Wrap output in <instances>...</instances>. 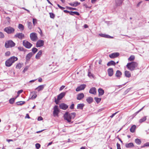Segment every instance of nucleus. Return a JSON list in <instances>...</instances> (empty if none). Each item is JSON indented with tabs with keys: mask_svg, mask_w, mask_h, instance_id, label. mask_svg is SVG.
Here are the masks:
<instances>
[{
	"mask_svg": "<svg viewBox=\"0 0 149 149\" xmlns=\"http://www.w3.org/2000/svg\"><path fill=\"white\" fill-rule=\"evenodd\" d=\"M37 95L36 94L33 95L30 98V99H35V98H36V97H37Z\"/></svg>",
	"mask_w": 149,
	"mask_h": 149,
	"instance_id": "8fccbe9b",
	"label": "nucleus"
},
{
	"mask_svg": "<svg viewBox=\"0 0 149 149\" xmlns=\"http://www.w3.org/2000/svg\"><path fill=\"white\" fill-rule=\"evenodd\" d=\"M84 95L83 93H80L78 94L77 95V98L78 100H81L84 98Z\"/></svg>",
	"mask_w": 149,
	"mask_h": 149,
	"instance_id": "6ab92c4d",
	"label": "nucleus"
},
{
	"mask_svg": "<svg viewBox=\"0 0 149 149\" xmlns=\"http://www.w3.org/2000/svg\"><path fill=\"white\" fill-rule=\"evenodd\" d=\"M25 103L24 101H19L16 102V104L18 105H22L24 104Z\"/></svg>",
	"mask_w": 149,
	"mask_h": 149,
	"instance_id": "e433bc0d",
	"label": "nucleus"
},
{
	"mask_svg": "<svg viewBox=\"0 0 149 149\" xmlns=\"http://www.w3.org/2000/svg\"><path fill=\"white\" fill-rule=\"evenodd\" d=\"M14 37L15 38H18L22 39L24 38V35L22 33H17L14 36Z\"/></svg>",
	"mask_w": 149,
	"mask_h": 149,
	"instance_id": "1a4fd4ad",
	"label": "nucleus"
},
{
	"mask_svg": "<svg viewBox=\"0 0 149 149\" xmlns=\"http://www.w3.org/2000/svg\"><path fill=\"white\" fill-rule=\"evenodd\" d=\"M29 66H26L24 68V70L23 71V72L24 73L25 71H26L28 69Z\"/></svg>",
	"mask_w": 149,
	"mask_h": 149,
	"instance_id": "c03bdc74",
	"label": "nucleus"
},
{
	"mask_svg": "<svg viewBox=\"0 0 149 149\" xmlns=\"http://www.w3.org/2000/svg\"><path fill=\"white\" fill-rule=\"evenodd\" d=\"M80 4L79 2H78L77 1H75L73 3V7H76L77 6L79 5Z\"/></svg>",
	"mask_w": 149,
	"mask_h": 149,
	"instance_id": "ea45409f",
	"label": "nucleus"
},
{
	"mask_svg": "<svg viewBox=\"0 0 149 149\" xmlns=\"http://www.w3.org/2000/svg\"><path fill=\"white\" fill-rule=\"evenodd\" d=\"M139 112V111H137L136 112H135V113H134L133 115V116L134 117Z\"/></svg>",
	"mask_w": 149,
	"mask_h": 149,
	"instance_id": "052dcab7",
	"label": "nucleus"
},
{
	"mask_svg": "<svg viewBox=\"0 0 149 149\" xmlns=\"http://www.w3.org/2000/svg\"><path fill=\"white\" fill-rule=\"evenodd\" d=\"M4 30L7 33L10 34L13 33L14 32L15 30L11 26H8L6 27L4 29Z\"/></svg>",
	"mask_w": 149,
	"mask_h": 149,
	"instance_id": "39448f33",
	"label": "nucleus"
},
{
	"mask_svg": "<svg viewBox=\"0 0 149 149\" xmlns=\"http://www.w3.org/2000/svg\"><path fill=\"white\" fill-rule=\"evenodd\" d=\"M4 37V35L3 33L1 32H0V38H3Z\"/></svg>",
	"mask_w": 149,
	"mask_h": 149,
	"instance_id": "a18cd8bd",
	"label": "nucleus"
},
{
	"mask_svg": "<svg viewBox=\"0 0 149 149\" xmlns=\"http://www.w3.org/2000/svg\"><path fill=\"white\" fill-rule=\"evenodd\" d=\"M16 99V97L15 98H12L10 99L9 100V103L11 104H13L15 102V99Z\"/></svg>",
	"mask_w": 149,
	"mask_h": 149,
	"instance_id": "473e14b6",
	"label": "nucleus"
},
{
	"mask_svg": "<svg viewBox=\"0 0 149 149\" xmlns=\"http://www.w3.org/2000/svg\"><path fill=\"white\" fill-rule=\"evenodd\" d=\"M15 45V43L12 40L6 41L5 43V47L6 48L12 47Z\"/></svg>",
	"mask_w": 149,
	"mask_h": 149,
	"instance_id": "20e7f679",
	"label": "nucleus"
},
{
	"mask_svg": "<svg viewBox=\"0 0 149 149\" xmlns=\"http://www.w3.org/2000/svg\"><path fill=\"white\" fill-rule=\"evenodd\" d=\"M59 112V110L57 105L55 106L54 107V111L53 113L54 116H58Z\"/></svg>",
	"mask_w": 149,
	"mask_h": 149,
	"instance_id": "6e6552de",
	"label": "nucleus"
},
{
	"mask_svg": "<svg viewBox=\"0 0 149 149\" xmlns=\"http://www.w3.org/2000/svg\"><path fill=\"white\" fill-rule=\"evenodd\" d=\"M94 100L97 103H98L100 102L101 100V98L97 97H95L94 98Z\"/></svg>",
	"mask_w": 149,
	"mask_h": 149,
	"instance_id": "c9c22d12",
	"label": "nucleus"
},
{
	"mask_svg": "<svg viewBox=\"0 0 149 149\" xmlns=\"http://www.w3.org/2000/svg\"><path fill=\"white\" fill-rule=\"evenodd\" d=\"M6 141L8 142H9L10 141H13V140L12 139H7Z\"/></svg>",
	"mask_w": 149,
	"mask_h": 149,
	"instance_id": "e2e57ef3",
	"label": "nucleus"
},
{
	"mask_svg": "<svg viewBox=\"0 0 149 149\" xmlns=\"http://www.w3.org/2000/svg\"><path fill=\"white\" fill-rule=\"evenodd\" d=\"M59 107L61 109L65 110L68 108V106L66 104L63 103L59 105Z\"/></svg>",
	"mask_w": 149,
	"mask_h": 149,
	"instance_id": "4468645a",
	"label": "nucleus"
},
{
	"mask_svg": "<svg viewBox=\"0 0 149 149\" xmlns=\"http://www.w3.org/2000/svg\"><path fill=\"white\" fill-rule=\"evenodd\" d=\"M146 120V116H144L143 117L140 119L139 120V122L141 123L144 121Z\"/></svg>",
	"mask_w": 149,
	"mask_h": 149,
	"instance_id": "7c9ffc66",
	"label": "nucleus"
},
{
	"mask_svg": "<svg viewBox=\"0 0 149 149\" xmlns=\"http://www.w3.org/2000/svg\"><path fill=\"white\" fill-rule=\"evenodd\" d=\"M74 104H72L71 106H70V108L71 109H74Z\"/></svg>",
	"mask_w": 149,
	"mask_h": 149,
	"instance_id": "864d4df0",
	"label": "nucleus"
},
{
	"mask_svg": "<svg viewBox=\"0 0 149 149\" xmlns=\"http://www.w3.org/2000/svg\"><path fill=\"white\" fill-rule=\"evenodd\" d=\"M99 35L101 37H104V38H113V37H112L109 35H107L105 34L100 33V34H99Z\"/></svg>",
	"mask_w": 149,
	"mask_h": 149,
	"instance_id": "f3484780",
	"label": "nucleus"
},
{
	"mask_svg": "<svg viewBox=\"0 0 149 149\" xmlns=\"http://www.w3.org/2000/svg\"><path fill=\"white\" fill-rule=\"evenodd\" d=\"M44 45V41L42 40H39L37 42L36 47H37L42 46Z\"/></svg>",
	"mask_w": 149,
	"mask_h": 149,
	"instance_id": "9d476101",
	"label": "nucleus"
},
{
	"mask_svg": "<svg viewBox=\"0 0 149 149\" xmlns=\"http://www.w3.org/2000/svg\"><path fill=\"white\" fill-rule=\"evenodd\" d=\"M76 114L75 112L69 113L68 112H66L64 115V118L66 120L68 123H72L71 120L74 119L75 117Z\"/></svg>",
	"mask_w": 149,
	"mask_h": 149,
	"instance_id": "f257e3e1",
	"label": "nucleus"
},
{
	"mask_svg": "<svg viewBox=\"0 0 149 149\" xmlns=\"http://www.w3.org/2000/svg\"><path fill=\"white\" fill-rule=\"evenodd\" d=\"M30 38L32 41L35 42L38 39L37 34L35 33H32L30 34Z\"/></svg>",
	"mask_w": 149,
	"mask_h": 149,
	"instance_id": "423d86ee",
	"label": "nucleus"
},
{
	"mask_svg": "<svg viewBox=\"0 0 149 149\" xmlns=\"http://www.w3.org/2000/svg\"><path fill=\"white\" fill-rule=\"evenodd\" d=\"M27 26L28 29L31 30L33 28V25L31 22H27Z\"/></svg>",
	"mask_w": 149,
	"mask_h": 149,
	"instance_id": "bb28decb",
	"label": "nucleus"
},
{
	"mask_svg": "<svg viewBox=\"0 0 149 149\" xmlns=\"http://www.w3.org/2000/svg\"><path fill=\"white\" fill-rule=\"evenodd\" d=\"M123 0H115L117 6H120L122 3Z\"/></svg>",
	"mask_w": 149,
	"mask_h": 149,
	"instance_id": "a878e982",
	"label": "nucleus"
},
{
	"mask_svg": "<svg viewBox=\"0 0 149 149\" xmlns=\"http://www.w3.org/2000/svg\"><path fill=\"white\" fill-rule=\"evenodd\" d=\"M137 65L138 64L136 62H132L128 63L126 66L129 70L132 71L137 66Z\"/></svg>",
	"mask_w": 149,
	"mask_h": 149,
	"instance_id": "7ed1b4c3",
	"label": "nucleus"
},
{
	"mask_svg": "<svg viewBox=\"0 0 149 149\" xmlns=\"http://www.w3.org/2000/svg\"><path fill=\"white\" fill-rule=\"evenodd\" d=\"M45 85V84L40 85L38 86L35 89L37 90L38 92L42 91L44 88Z\"/></svg>",
	"mask_w": 149,
	"mask_h": 149,
	"instance_id": "dca6fc26",
	"label": "nucleus"
},
{
	"mask_svg": "<svg viewBox=\"0 0 149 149\" xmlns=\"http://www.w3.org/2000/svg\"><path fill=\"white\" fill-rule=\"evenodd\" d=\"M23 91L22 90H20L17 92V93L19 95V94L21 93Z\"/></svg>",
	"mask_w": 149,
	"mask_h": 149,
	"instance_id": "bf43d9fd",
	"label": "nucleus"
},
{
	"mask_svg": "<svg viewBox=\"0 0 149 149\" xmlns=\"http://www.w3.org/2000/svg\"><path fill=\"white\" fill-rule=\"evenodd\" d=\"M119 55L120 54L118 52H114L110 54L109 56L111 58H113L118 57Z\"/></svg>",
	"mask_w": 149,
	"mask_h": 149,
	"instance_id": "9b49d317",
	"label": "nucleus"
},
{
	"mask_svg": "<svg viewBox=\"0 0 149 149\" xmlns=\"http://www.w3.org/2000/svg\"><path fill=\"white\" fill-rule=\"evenodd\" d=\"M93 101V99L91 97H88L86 99V101L89 104L91 103Z\"/></svg>",
	"mask_w": 149,
	"mask_h": 149,
	"instance_id": "c756f323",
	"label": "nucleus"
},
{
	"mask_svg": "<svg viewBox=\"0 0 149 149\" xmlns=\"http://www.w3.org/2000/svg\"><path fill=\"white\" fill-rule=\"evenodd\" d=\"M33 55V53L32 52H30L26 56V58L27 61H29L31 58V57Z\"/></svg>",
	"mask_w": 149,
	"mask_h": 149,
	"instance_id": "412c9836",
	"label": "nucleus"
},
{
	"mask_svg": "<svg viewBox=\"0 0 149 149\" xmlns=\"http://www.w3.org/2000/svg\"><path fill=\"white\" fill-rule=\"evenodd\" d=\"M125 146L126 148H130L133 147L134 145L133 143H126L125 144Z\"/></svg>",
	"mask_w": 149,
	"mask_h": 149,
	"instance_id": "5701e85b",
	"label": "nucleus"
},
{
	"mask_svg": "<svg viewBox=\"0 0 149 149\" xmlns=\"http://www.w3.org/2000/svg\"><path fill=\"white\" fill-rule=\"evenodd\" d=\"M66 8L67 9L70 10H77V9L75 8H73L68 6H66Z\"/></svg>",
	"mask_w": 149,
	"mask_h": 149,
	"instance_id": "37998d69",
	"label": "nucleus"
},
{
	"mask_svg": "<svg viewBox=\"0 0 149 149\" xmlns=\"http://www.w3.org/2000/svg\"><path fill=\"white\" fill-rule=\"evenodd\" d=\"M116 63L113 61H111L108 63L107 65L108 66H110L111 65H115Z\"/></svg>",
	"mask_w": 149,
	"mask_h": 149,
	"instance_id": "cd10ccee",
	"label": "nucleus"
},
{
	"mask_svg": "<svg viewBox=\"0 0 149 149\" xmlns=\"http://www.w3.org/2000/svg\"><path fill=\"white\" fill-rule=\"evenodd\" d=\"M40 147V144L38 143H37L36 144V147L37 149H39Z\"/></svg>",
	"mask_w": 149,
	"mask_h": 149,
	"instance_id": "49530a36",
	"label": "nucleus"
},
{
	"mask_svg": "<svg viewBox=\"0 0 149 149\" xmlns=\"http://www.w3.org/2000/svg\"><path fill=\"white\" fill-rule=\"evenodd\" d=\"M136 128V126L135 125H132L130 129V132H131L133 133L134 132Z\"/></svg>",
	"mask_w": 149,
	"mask_h": 149,
	"instance_id": "c85d7f7f",
	"label": "nucleus"
},
{
	"mask_svg": "<svg viewBox=\"0 0 149 149\" xmlns=\"http://www.w3.org/2000/svg\"><path fill=\"white\" fill-rule=\"evenodd\" d=\"M42 119H43V118L41 116L38 117V121L41 120H42Z\"/></svg>",
	"mask_w": 149,
	"mask_h": 149,
	"instance_id": "4d7b16f0",
	"label": "nucleus"
},
{
	"mask_svg": "<svg viewBox=\"0 0 149 149\" xmlns=\"http://www.w3.org/2000/svg\"><path fill=\"white\" fill-rule=\"evenodd\" d=\"M86 86V84H82L78 86L76 89L77 91H80L84 89Z\"/></svg>",
	"mask_w": 149,
	"mask_h": 149,
	"instance_id": "f8f14e48",
	"label": "nucleus"
},
{
	"mask_svg": "<svg viewBox=\"0 0 149 149\" xmlns=\"http://www.w3.org/2000/svg\"><path fill=\"white\" fill-rule=\"evenodd\" d=\"M18 28L21 31H23L24 29V26L21 24H19L18 25Z\"/></svg>",
	"mask_w": 149,
	"mask_h": 149,
	"instance_id": "f704fd0d",
	"label": "nucleus"
},
{
	"mask_svg": "<svg viewBox=\"0 0 149 149\" xmlns=\"http://www.w3.org/2000/svg\"><path fill=\"white\" fill-rule=\"evenodd\" d=\"M72 13H73L74 14H75V15H79V13L77 12H76V11H74V12H72Z\"/></svg>",
	"mask_w": 149,
	"mask_h": 149,
	"instance_id": "6e6d98bb",
	"label": "nucleus"
},
{
	"mask_svg": "<svg viewBox=\"0 0 149 149\" xmlns=\"http://www.w3.org/2000/svg\"><path fill=\"white\" fill-rule=\"evenodd\" d=\"M65 92H62L58 95L57 100L59 101L62 99L65 95Z\"/></svg>",
	"mask_w": 149,
	"mask_h": 149,
	"instance_id": "ddd939ff",
	"label": "nucleus"
},
{
	"mask_svg": "<svg viewBox=\"0 0 149 149\" xmlns=\"http://www.w3.org/2000/svg\"><path fill=\"white\" fill-rule=\"evenodd\" d=\"M84 26L85 28H88V25L86 24H84Z\"/></svg>",
	"mask_w": 149,
	"mask_h": 149,
	"instance_id": "69168bd1",
	"label": "nucleus"
},
{
	"mask_svg": "<svg viewBox=\"0 0 149 149\" xmlns=\"http://www.w3.org/2000/svg\"><path fill=\"white\" fill-rule=\"evenodd\" d=\"M144 146H149V143H147L144 144Z\"/></svg>",
	"mask_w": 149,
	"mask_h": 149,
	"instance_id": "680f3d73",
	"label": "nucleus"
},
{
	"mask_svg": "<svg viewBox=\"0 0 149 149\" xmlns=\"http://www.w3.org/2000/svg\"><path fill=\"white\" fill-rule=\"evenodd\" d=\"M25 118H30V117L29 116V115H28V114H26V115L25 116Z\"/></svg>",
	"mask_w": 149,
	"mask_h": 149,
	"instance_id": "0e129e2a",
	"label": "nucleus"
},
{
	"mask_svg": "<svg viewBox=\"0 0 149 149\" xmlns=\"http://www.w3.org/2000/svg\"><path fill=\"white\" fill-rule=\"evenodd\" d=\"M22 65L20 63H18L16 66V68L17 69H20Z\"/></svg>",
	"mask_w": 149,
	"mask_h": 149,
	"instance_id": "79ce46f5",
	"label": "nucleus"
},
{
	"mask_svg": "<svg viewBox=\"0 0 149 149\" xmlns=\"http://www.w3.org/2000/svg\"><path fill=\"white\" fill-rule=\"evenodd\" d=\"M50 17L52 18H54V15L52 13H50Z\"/></svg>",
	"mask_w": 149,
	"mask_h": 149,
	"instance_id": "09e8293b",
	"label": "nucleus"
},
{
	"mask_svg": "<svg viewBox=\"0 0 149 149\" xmlns=\"http://www.w3.org/2000/svg\"><path fill=\"white\" fill-rule=\"evenodd\" d=\"M89 92L90 93L93 95H95L96 94V89L95 87L91 88Z\"/></svg>",
	"mask_w": 149,
	"mask_h": 149,
	"instance_id": "2eb2a0df",
	"label": "nucleus"
},
{
	"mask_svg": "<svg viewBox=\"0 0 149 149\" xmlns=\"http://www.w3.org/2000/svg\"><path fill=\"white\" fill-rule=\"evenodd\" d=\"M99 93V96L103 95L104 93V90L102 88H99L98 90Z\"/></svg>",
	"mask_w": 149,
	"mask_h": 149,
	"instance_id": "4be33fe9",
	"label": "nucleus"
},
{
	"mask_svg": "<svg viewBox=\"0 0 149 149\" xmlns=\"http://www.w3.org/2000/svg\"><path fill=\"white\" fill-rule=\"evenodd\" d=\"M88 76L89 77H91L92 76V74L90 72H88Z\"/></svg>",
	"mask_w": 149,
	"mask_h": 149,
	"instance_id": "774afa93",
	"label": "nucleus"
},
{
	"mask_svg": "<svg viewBox=\"0 0 149 149\" xmlns=\"http://www.w3.org/2000/svg\"><path fill=\"white\" fill-rule=\"evenodd\" d=\"M38 81L39 82H42V79L41 78H39L38 79Z\"/></svg>",
	"mask_w": 149,
	"mask_h": 149,
	"instance_id": "338daca9",
	"label": "nucleus"
},
{
	"mask_svg": "<svg viewBox=\"0 0 149 149\" xmlns=\"http://www.w3.org/2000/svg\"><path fill=\"white\" fill-rule=\"evenodd\" d=\"M18 49L20 51H24V48L22 47H18Z\"/></svg>",
	"mask_w": 149,
	"mask_h": 149,
	"instance_id": "603ef678",
	"label": "nucleus"
},
{
	"mask_svg": "<svg viewBox=\"0 0 149 149\" xmlns=\"http://www.w3.org/2000/svg\"><path fill=\"white\" fill-rule=\"evenodd\" d=\"M65 86H62L60 88L59 90L60 91L62 90L65 88Z\"/></svg>",
	"mask_w": 149,
	"mask_h": 149,
	"instance_id": "13d9d810",
	"label": "nucleus"
},
{
	"mask_svg": "<svg viewBox=\"0 0 149 149\" xmlns=\"http://www.w3.org/2000/svg\"><path fill=\"white\" fill-rule=\"evenodd\" d=\"M121 74L122 73L119 70H117L116 74V76L117 77H119L121 76Z\"/></svg>",
	"mask_w": 149,
	"mask_h": 149,
	"instance_id": "72a5a7b5",
	"label": "nucleus"
},
{
	"mask_svg": "<svg viewBox=\"0 0 149 149\" xmlns=\"http://www.w3.org/2000/svg\"><path fill=\"white\" fill-rule=\"evenodd\" d=\"M117 149H121L120 145L118 143H117Z\"/></svg>",
	"mask_w": 149,
	"mask_h": 149,
	"instance_id": "3c124183",
	"label": "nucleus"
},
{
	"mask_svg": "<svg viewBox=\"0 0 149 149\" xmlns=\"http://www.w3.org/2000/svg\"><path fill=\"white\" fill-rule=\"evenodd\" d=\"M38 49L36 48L33 47L32 49V51L33 52V55L36 53L38 51Z\"/></svg>",
	"mask_w": 149,
	"mask_h": 149,
	"instance_id": "58836bf2",
	"label": "nucleus"
},
{
	"mask_svg": "<svg viewBox=\"0 0 149 149\" xmlns=\"http://www.w3.org/2000/svg\"><path fill=\"white\" fill-rule=\"evenodd\" d=\"M84 104H77V108L79 109H83Z\"/></svg>",
	"mask_w": 149,
	"mask_h": 149,
	"instance_id": "393cba45",
	"label": "nucleus"
},
{
	"mask_svg": "<svg viewBox=\"0 0 149 149\" xmlns=\"http://www.w3.org/2000/svg\"><path fill=\"white\" fill-rule=\"evenodd\" d=\"M134 55H132L128 58V60L129 61H133L134 59Z\"/></svg>",
	"mask_w": 149,
	"mask_h": 149,
	"instance_id": "4c0bfd02",
	"label": "nucleus"
},
{
	"mask_svg": "<svg viewBox=\"0 0 149 149\" xmlns=\"http://www.w3.org/2000/svg\"><path fill=\"white\" fill-rule=\"evenodd\" d=\"M135 142L138 145H140L141 143V140L139 139H136Z\"/></svg>",
	"mask_w": 149,
	"mask_h": 149,
	"instance_id": "2f4dec72",
	"label": "nucleus"
},
{
	"mask_svg": "<svg viewBox=\"0 0 149 149\" xmlns=\"http://www.w3.org/2000/svg\"><path fill=\"white\" fill-rule=\"evenodd\" d=\"M118 111L115 112V113H113L111 116H110V117L111 118H112L116 114Z\"/></svg>",
	"mask_w": 149,
	"mask_h": 149,
	"instance_id": "5fc2aeb1",
	"label": "nucleus"
},
{
	"mask_svg": "<svg viewBox=\"0 0 149 149\" xmlns=\"http://www.w3.org/2000/svg\"><path fill=\"white\" fill-rule=\"evenodd\" d=\"M18 58L15 56L11 57L9 59L6 60L5 62V65L6 66L10 67L15 61H17Z\"/></svg>",
	"mask_w": 149,
	"mask_h": 149,
	"instance_id": "f03ea898",
	"label": "nucleus"
},
{
	"mask_svg": "<svg viewBox=\"0 0 149 149\" xmlns=\"http://www.w3.org/2000/svg\"><path fill=\"white\" fill-rule=\"evenodd\" d=\"M108 75L109 76H111L113 74V70L112 68H109L107 70Z\"/></svg>",
	"mask_w": 149,
	"mask_h": 149,
	"instance_id": "aec40b11",
	"label": "nucleus"
},
{
	"mask_svg": "<svg viewBox=\"0 0 149 149\" xmlns=\"http://www.w3.org/2000/svg\"><path fill=\"white\" fill-rule=\"evenodd\" d=\"M10 53L9 51H7L5 53V55L6 56H9L10 55Z\"/></svg>",
	"mask_w": 149,
	"mask_h": 149,
	"instance_id": "de8ad7c7",
	"label": "nucleus"
},
{
	"mask_svg": "<svg viewBox=\"0 0 149 149\" xmlns=\"http://www.w3.org/2000/svg\"><path fill=\"white\" fill-rule=\"evenodd\" d=\"M23 44L26 48L28 49L30 48L32 45L31 43L26 40L23 41Z\"/></svg>",
	"mask_w": 149,
	"mask_h": 149,
	"instance_id": "0eeeda50",
	"label": "nucleus"
},
{
	"mask_svg": "<svg viewBox=\"0 0 149 149\" xmlns=\"http://www.w3.org/2000/svg\"><path fill=\"white\" fill-rule=\"evenodd\" d=\"M37 20L35 18L33 19V26H34L35 24L37 23Z\"/></svg>",
	"mask_w": 149,
	"mask_h": 149,
	"instance_id": "a19ab883",
	"label": "nucleus"
},
{
	"mask_svg": "<svg viewBox=\"0 0 149 149\" xmlns=\"http://www.w3.org/2000/svg\"><path fill=\"white\" fill-rule=\"evenodd\" d=\"M42 52V50H40L37 53L36 56L35 58L36 59H40Z\"/></svg>",
	"mask_w": 149,
	"mask_h": 149,
	"instance_id": "a211bd4d",
	"label": "nucleus"
},
{
	"mask_svg": "<svg viewBox=\"0 0 149 149\" xmlns=\"http://www.w3.org/2000/svg\"><path fill=\"white\" fill-rule=\"evenodd\" d=\"M125 75L126 77L129 78L131 76V74L130 72L126 70L125 72Z\"/></svg>",
	"mask_w": 149,
	"mask_h": 149,
	"instance_id": "b1692460",
	"label": "nucleus"
}]
</instances>
